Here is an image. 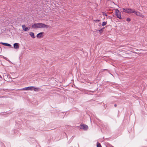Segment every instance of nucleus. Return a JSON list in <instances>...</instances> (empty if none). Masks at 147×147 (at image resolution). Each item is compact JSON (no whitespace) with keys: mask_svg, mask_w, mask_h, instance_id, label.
I'll use <instances>...</instances> for the list:
<instances>
[{"mask_svg":"<svg viewBox=\"0 0 147 147\" xmlns=\"http://www.w3.org/2000/svg\"><path fill=\"white\" fill-rule=\"evenodd\" d=\"M117 105H116V104H115L114 105V106H115V107H117Z\"/></svg>","mask_w":147,"mask_h":147,"instance_id":"20","label":"nucleus"},{"mask_svg":"<svg viewBox=\"0 0 147 147\" xmlns=\"http://www.w3.org/2000/svg\"><path fill=\"white\" fill-rule=\"evenodd\" d=\"M0 44H1L4 46H7L9 47H11V45L10 44L7 43L1 42H0Z\"/></svg>","mask_w":147,"mask_h":147,"instance_id":"11","label":"nucleus"},{"mask_svg":"<svg viewBox=\"0 0 147 147\" xmlns=\"http://www.w3.org/2000/svg\"><path fill=\"white\" fill-rule=\"evenodd\" d=\"M29 35L32 38H34L35 36H34V33L33 32H30L29 33Z\"/></svg>","mask_w":147,"mask_h":147,"instance_id":"12","label":"nucleus"},{"mask_svg":"<svg viewBox=\"0 0 147 147\" xmlns=\"http://www.w3.org/2000/svg\"><path fill=\"white\" fill-rule=\"evenodd\" d=\"M107 23V22H104L102 24V26H104Z\"/></svg>","mask_w":147,"mask_h":147,"instance_id":"15","label":"nucleus"},{"mask_svg":"<svg viewBox=\"0 0 147 147\" xmlns=\"http://www.w3.org/2000/svg\"><path fill=\"white\" fill-rule=\"evenodd\" d=\"M96 21H100V20H96Z\"/></svg>","mask_w":147,"mask_h":147,"instance_id":"22","label":"nucleus"},{"mask_svg":"<svg viewBox=\"0 0 147 147\" xmlns=\"http://www.w3.org/2000/svg\"><path fill=\"white\" fill-rule=\"evenodd\" d=\"M2 79V78L1 76L0 75V80H1Z\"/></svg>","mask_w":147,"mask_h":147,"instance_id":"19","label":"nucleus"},{"mask_svg":"<svg viewBox=\"0 0 147 147\" xmlns=\"http://www.w3.org/2000/svg\"><path fill=\"white\" fill-rule=\"evenodd\" d=\"M136 50L137 51H140V50H138V49H136Z\"/></svg>","mask_w":147,"mask_h":147,"instance_id":"21","label":"nucleus"},{"mask_svg":"<svg viewBox=\"0 0 147 147\" xmlns=\"http://www.w3.org/2000/svg\"><path fill=\"white\" fill-rule=\"evenodd\" d=\"M13 47L16 49H18L19 48V44L18 43H15L13 44Z\"/></svg>","mask_w":147,"mask_h":147,"instance_id":"8","label":"nucleus"},{"mask_svg":"<svg viewBox=\"0 0 147 147\" xmlns=\"http://www.w3.org/2000/svg\"><path fill=\"white\" fill-rule=\"evenodd\" d=\"M22 27L23 30L25 31H27L29 30L30 28L26 27L25 25H22Z\"/></svg>","mask_w":147,"mask_h":147,"instance_id":"9","label":"nucleus"},{"mask_svg":"<svg viewBox=\"0 0 147 147\" xmlns=\"http://www.w3.org/2000/svg\"><path fill=\"white\" fill-rule=\"evenodd\" d=\"M105 28L104 27H103V28H102L100 29L99 30H98L97 31H99L100 33L101 34L103 32V30Z\"/></svg>","mask_w":147,"mask_h":147,"instance_id":"14","label":"nucleus"},{"mask_svg":"<svg viewBox=\"0 0 147 147\" xmlns=\"http://www.w3.org/2000/svg\"><path fill=\"white\" fill-rule=\"evenodd\" d=\"M33 87H34V86H28V87H25V88H21L20 89H19V90H32Z\"/></svg>","mask_w":147,"mask_h":147,"instance_id":"4","label":"nucleus"},{"mask_svg":"<svg viewBox=\"0 0 147 147\" xmlns=\"http://www.w3.org/2000/svg\"><path fill=\"white\" fill-rule=\"evenodd\" d=\"M43 32H40L37 34L36 35V37L38 38H40L43 37Z\"/></svg>","mask_w":147,"mask_h":147,"instance_id":"10","label":"nucleus"},{"mask_svg":"<svg viewBox=\"0 0 147 147\" xmlns=\"http://www.w3.org/2000/svg\"><path fill=\"white\" fill-rule=\"evenodd\" d=\"M115 14L118 18H121V12L117 9H116L115 10Z\"/></svg>","mask_w":147,"mask_h":147,"instance_id":"7","label":"nucleus"},{"mask_svg":"<svg viewBox=\"0 0 147 147\" xmlns=\"http://www.w3.org/2000/svg\"><path fill=\"white\" fill-rule=\"evenodd\" d=\"M5 78L6 79V81L9 82H12V78L9 75H7V76H5Z\"/></svg>","mask_w":147,"mask_h":147,"instance_id":"6","label":"nucleus"},{"mask_svg":"<svg viewBox=\"0 0 147 147\" xmlns=\"http://www.w3.org/2000/svg\"><path fill=\"white\" fill-rule=\"evenodd\" d=\"M102 15L103 16H106V17H107V14L106 13H105V12H102Z\"/></svg>","mask_w":147,"mask_h":147,"instance_id":"17","label":"nucleus"},{"mask_svg":"<svg viewBox=\"0 0 147 147\" xmlns=\"http://www.w3.org/2000/svg\"><path fill=\"white\" fill-rule=\"evenodd\" d=\"M127 21L128 22H129L131 21V19H126Z\"/></svg>","mask_w":147,"mask_h":147,"instance_id":"18","label":"nucleus"},{"mask_svg":"<svg viewBox=\"0 0 147 147\" xmlns=\"http://www.w3.org/2000/svg\"><path fill=\"white\" fill-rule=\"evenodd\" d=\"M97 147H102L100 144L98 142L97 143Z\"/></svg>","mask_w":147,"mask_h":147,"instance_id":"16","label":"nucleus"},{"mask_svg":"<svg viewBox=\"0 0 147 147\" xmlns=\"http://www.w3.org/2000/svg\"><path fill=\"white\" fill-rule=\"evenodd\" d=\"M111 74V75H112V74Z\"/></svg>","mask_w":147,"mask_h":147,"instance_id":"24","label":"nucleus"},{"mask_svg":"<svg viewBox=\"0 0 147 147\" xmlns=\"http://www.w3.org/2000/svg\"><path fill=\"white\" fill-rule=\"evenodd\" d=\"M134 9L131 8H122L121 9V11L124 12L130 13H133Z\"/></svg>","mask_w":147,"mask_h":147,"instance_id":"2","label":"nucleus"},{"mask_svg":"<svg viewBox=\"0 0 147 147\" xmlns=\"http://www.w3.org/2000/svg\"><path fill=\"white\" fill-rule=\"evenodd\" d=\"M49 26L45 24L42 23H34L32 26V27L33 28H47L49 27Z\"/></svg>","mask_w":147,"mask_h":147,"instance_id":"1","label":"nucleus"},{"mask_svg":"<svg viewBox=\"0 0 147 147\" xmlns=\"http://www.w3.org/2000/svg\"><path fill=\"white\" fill-rule=\"evenodd\" d=\"M79 127L80 129H83L84 130H87L88 129V126L84 124L80 125Z\"/></svg>","mask_w":147,"mask_h":147,"instance_id":"3","label":"nucleus"},{"mask_svg":"<svg viewBox=\"0 0 147 147\" xmlns=\"http://www.w3.org/2000/svg\"><path fill=\"white\" fill-rule=\"evenodd\" d=\"M133 13L136 15L137 16H139L140 17L142 18H144V15L141 13L140 12L138 11H136L135 10H134Z\"/></svg>","mask_w":147,"mask_h":147,"instance_id":"5","label":"nucleus"},{"mask_svg":"<svg viewBox=\"0 0 147 147\" xmlns=\"http://www.w3.org/2000/svg\"><path fill=\"white\" fill-rule=\"evenodd\" d=\"M111 74V75H112V74Z\"/></svg>","mask_w":147,"mask_h":147,"instance_id":"23","label":"nucleus"},{"mask_svg":"<svg viewBox=\"0 0 147 147\" xmlns=\"http://www.w3.org/2000/svg\"><path fill=\"white\" fill-rule=\"evenodd\" d=\"M39 89L37 87H35L34 86L32 90H34L35 91H37Z\"/></svg>","mask_w":147,"mask_h":147,"instance_id":"13","label":"nucleus"}]
</instances>
